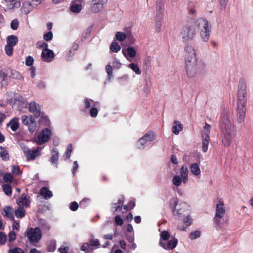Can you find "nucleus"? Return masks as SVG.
<instances>
[{"instance_id":"1","label":"nucleus","mask_w":253,"mask_h":253,"mask_svg":"<svg viewBox=\"0 0 253 253\" xmlns=\"http://www.w3.org/2000/svg\"><path fill=\"white\" fill-rule=\"evenodd\" d=\"M221 141L225 147H229L236 137L234 126L227 116L222 117L220 121Z\"/></svg>"},{"instance_id":"2","label":"nucleus","mask_w":253,"mask_h":253,"mask_svg":"<svg viewBox=\"0 0 253 253\" xmlns=\"http://www.w3.org/2000/svg\"><path fill=\"white\" fill-rule=\"evenodd\" d=\"M246 84L245 79H241L238 91V100L237 102V121L242 123L244 121L246 114Z\"/></svg>"},{"instance_id":"3","label":"nucleus","mask_w":253,"mask_h":253,"mask_svg":"<svg viewBox=\"0 0 253 253\" xmlns=\"http://www.w3.org/2000/svg\"><path fill=\"white\" fill-rule=\"evenodd\" d=\"M171 204L173 203V207L172 212L174 216L180 220L183 221H191L189 206L183 202L178 203L177 199H173L170 201Z\"/></svg>"},{"instance_id":"4","label":"nucleus","mask_w":253,"mask_h":253,"mask_svg":"<svg viewBox=\"0 0 253 253\" xmlns=\"http://www.w3.org/2000/svg\"><path fill=\"white\" fill-rule=\"evenodd\" d=\"M186 51L185 58L187 75L189 78H193L197 73V59L195 49L191 46L185 47Z\"/></svg>"},{"instance_id":"5","label":"nucleus","mask_w":253,"mask_h":253,"mask_svg":"<svg viewBox=\"0 0 253 253\" xmlns=\"http://www.w3.org/2000/svg\"><path fill=\"white\" fill-rule=\"evenodd\" d=\"M196 24L191 22L186 25L182 29L181 35L182 42L188 43L193 41L196 36Z\"/></svg>"},{"instance_id":"6","label":"nucleus","mask_w":253,"mask_h":253,"mask_svg":"<svg viewBox=\"0 0 253 253\" xmlns=\"http://www.w3.org/2000/svg\"><path fill=\"white\" fill-rule=\"evenodd\" d=\"M196 24L198 28L200 30L202 40L204 42H207L209 39L211 31L208 21L205 19L200 18L197 20Z\"/></svg>"},{"instance_id":"7","label":"nucleus","mask_w":253,"mask_h":253,"mask_svg":"<svg viewBox=\"0 0 253 253\" xmlns=\"http://www.w3.org/2000/svg\"><path fill=\"white\" fill-rule=\"evenodd\" d=\"M25 236L31 244L35 245L39 243L42 239V233L41 229L38 227L30 228L27 229L25 233Z\"/></svg>"},{"instance_id":"8","label":"nucleus","mask_w":253,"mask_h":253,"mask_svg":"<svg viewBox=\"0 0 253 253\" xmlns=\"http://www.w3.org/2000/svg\"><path fill=\"white\" fill-rule=\"evenodd\" d=\"M211 131V126L205 123L204 130L202 132V150L203 152H207L208 145L210 141V133Z\"/></svg>"},{"instance_id":"9","label":"nucleus","mask_w":253,"mask_h":253,"mask_svg":"<svg viewBox=\"0 0 253 253\" xmlns=\"http://www.w3.org/2000/svg\"><path fill=\"white\" fill-rule=\"evenodd\" d=\"M51 130L49 128H46L42 129L38 136L36 140L37 143L39 145H42L48 142L51 137Z\"/></svg>"},{"instance_id":"10","label":"nucleus","mask_w":253,"mask_h":253,"mask_svg":"<svg viewBox=\"0 0 253 253\" xmlns=\"http://www.w3.org/2000/svg\"><path fill=\"white\" fill-rule=\"evenodd\" d=\"M41 148L38 147L35 149H30L28 148H25L23 152L27 161L34 160L36 158L41 155Z\"/></svg>"},{"instance_id":"11","label":"nucleus","mask_w":253,"mask_h":253,"mask_svg":"<svg viewBox=\"0 0 253 253\" xmlns=\"http://www.w3.org/2000/svg\"><path fill=\"white\" fill-rule=\"evenodd\" d=\"M107 0H92L90 10L93 13H97L102 10Z\"/></svg>"},{"instance_id":"12","label":"nucleus","mask_w":253,"mask_h":253,"mask_svg":"<svg viewBox=\"0 0 253 253\" xmlns=\"http://www.w3.org/2000/svg\"><path fill=\"white\" fill-rule=\"evenodd\" d=\"M29 111L32 113L34 117L37 118L41 116V107L36 102H32L29 104Z\"/></svg>"},{"instance_id":"13","label":"nucleus","mask_w":253,"mask_h":253,"mask_svg":"<svg viewBox=\"0 0 253 253\" xmlns=\"http://www.w3.org/2000/svg\"><path fill=\"white\" fill-rule=\"evenodd\" d=\"M178 241L176 238L169 241L167 243L165 241H160V245L165 250H171L176 247Z\"/></svg>"},{"instance_id":"14","label":"nucleus","mask_w":253,"mask_h":253,"mask_svg":"<svg viewBox=\"0 0 253 253\" xmlns=\"http://www.w3.org/2000/svg\"><path fill=\"white\" fill-rule=\"evenodd\" d=\"M132 214L130 212H123L121 215H117L115 217L114 221H131Z\"/></svg>"},{"instance_id":"15","label":"nucleus","mask_w":253,"mask_h":253,"mask_svg":"<svg viewBox=\"0 0 253 253\" xmlns=\"http://www.w3.org/2000/svg\"><path fill=\"white\" fill-rule=\"evenodd\" d=\"M41 57L43 61L50 62L54 58V54L53 51L51 49L42 50Z\"/></svg>"},{"instance_id":"16","label":"nucleus","mask_w":253,"mask_h":253,"mask_svg":"<svg viewBox=\"0 0 253 253\" xmlns=\"http://www.w3.org/2000/svg\"><path fill=\"white\" fill-rule=\"evenodd\" d=\"M124 199V197L121 196L118 199L117 203L113 204V206L112 207V212L113 214H116L118 212H120L122 210Z\"/></svg>"},{"instance_id":"17","label":"nucleus","mask_w":253,"mask_h":253,"mask_svg":"<svg viewBox=\"0 0 253 253\" xmlns=\"http://www.w3.org/2000/svg\"><path fill=\"white\" fill-rule=\"evenodd\" d=\"M223 207V202L221 200L218 201L216 206V217L221 218L223 216L225 212V210Z\"/></svg>"},{"instance_id":"18","label":"nucleus","mask_w":253,"mask_h":253,"mask_svg":"<svg viewBox=\"0 0 253 253\" xmlns=\"http://www.w3.org/2000/svg\"><path fill=\"white\" fill-rule=\"evenodd\" d=\"M156 10V18H157V20L160 22L161 18H159L160 19V20H159L158 17L162 15L164 12V1L163 0H157Z\"/></svg>"},{"instance_id":"19","label":"nucleus","mask_w":253,"mask_h":253,"mask_svg":"<svg viewBox=\"0 0 253 253\" xmlns=\"http://www.w3.org/2000/svg\"><path fill=\"white\" fill-rule=\"evenodd\" d=\"M3 211L2 214L4 216H6L10 220H14V211L10 206H6Z\"/></svg>"},{"instance_id":"20","label":"nucleus","mask_w":253,"mask_h":253,"mask_svg":"<svg viewBox=\"0 0 253 253\" xmlns=\"http://www.w3.org/2000/svg\"><path fill=\"white\" fill-rule=\"evenodd\" d=\"M29 198V196H28L26 194H22L20 198L19 199L18 204L22 206H25V207H29L30 204Z\"/></svg>"},{"instance_id":"21","label":"nucleus","mask_w":253,"mask_h":253,"mask_svg":"<svg viewBox=\"0 0 253 253\" xmlns=\"http://www.w3.org/2000/svg\"><path fill=\"white\" fill-rule=\"evenodd\" d=\"M188 169L186 165H183L180 169V175L182 178V181L184 183L187 182L188 180Z\"/></svg>"},{"instance_id":"22","label":"nucleus","mask_w":253,"mask_h":253,"mask_svg":"<svg viewBox=\"0 0 253 253\" xmlns=\"http://www.w3.org/2000/svg\"><path fill=\"white\" fill-rule=\"evenodd\" d=\"M19 119L18 118H14L11 119L8 123L7 124V126H10L11 129L13 131H16L19 128Z\"/></svg>"},{"instance_id":"23","label":"nucleus","mask_w":253,"mask_h":253,"mask_svg":"<svg viewBox=\"0 0 253 253\" xmlns=\"http://www.w3.org/2000/svg\"><path fill=\"white\" fill-rule=\"evenodd\" d=\"M182 129L183 126L179 121L175 120L173 122V125L172 126L171 129L174 134L176 135L178 134L179 132L181 131Z\"/></svg>"},{"instance_id":"24","label":"nucleus","mask_w":253,"mask_h":253,"mask_svg":"<svg viewBox=\"0 0 253 253\" xmlns=\"http://www.w3.org/2000/svg\"><path fill=\"white\" fill-rule=\"evenodd\" d=\"M40 194L45 199L50 198L53 196L52 192L46 187H42L40 191Z\"/></svg>"},{"instance_id":"25","label":"nucleus","mask_w":253,"mask_h":253,"mask_svg":"<svg viewBox=\"0 0 253 253\" xmlns=\"http://www.w3.org/2000/svg\"><path fill=\"white\" fill-rule=\"evenodd\" d=\"M33 10V4L29 1H25L23 2L21 7L22 12L27 14Z\"/></svg>"},{"instance_id":"26","label":"nucleus","mask_w":253,"mask_h":253,"mask_svg":"<svg viewBox=\"0 0 253 253\" xmlns=\"http://www.w3.org/2000/svg\"><path fill=\"white\" fill-rule=\"evenodd\" d=\"M59 153L58 150L56 148H53L51 151V157L50 159V162L53 164L57 165V161L58 160Z\"/></svg>"},{"instance_id":"27","label":"nucleus","mask_w":253,"mask_h":253,"mask_svg":"<svg viewBox=\"0 0 253 253\" xmlns=\"http://www.w3.org/2000/svg\"><path fill=\"white\" fill-rule=\"evenodd\" d=\"M122 52L126 57V54H127L131 58L134 57L136 54L135 49L132 47H129L126 50L123 49Z\"/></svg>"},{"instance_id":"28","label":"nucleus","mask_w":253,"mask_h":253,"mask_svg":"<svg viewBox=\"0 0 253 253\" xmlns=\"http://www.w3.org/2000/svg\"><path fill=\"white\" fill-rule=\"evenodd\" d=\"M191 172L195 176L199 175L201 173V170L199 164L193 163L189 167Z\"/></svg>"},{"instance_id":"29","label":"nucleus","mask_w":253,"mask_h":253,"mask_svg":"<svg viewBox=\"0 0 253 253\" xmlns=\"http://www.w3.org/2000/svg\"><path fill=\"white\" fill-rule=\"evenodd\" d=\"M7 44L14 46L18 42V38L14 35H10L6 38Z\"/></svg>"},{"instance_id":"30","label":"nucleus","mask_w":253,"mask_h":253,"mask_svg":"<svg viewBox=\"0 0 253 253\" xmlns=\"http://www.w3.org/2000/svg\"><path fill=\"white\" fill-rule=\"evenodd\" d=\"M0 157L4 161H7L9 159V156L7 151L5 148L2 146H0Z\"/></svg>"},{"instance_id":"31","label":"nucleus","mask_w":253,"mask_h":253,"mask_svg":"<svg viewBox=\"0 0 253 253\" xmlns=\"http://www.w3.org/2000/svg\"><path fill=\"white\" fill-rule=\"evenodd\" d=\"M3 192L8 196H11L12 195V188L10 184H4L2 186Z\"/></svg>"},{"instance_id":"32","label":"nucleus","mask_w":253,"mask_h":253,"mask_svg":"<svg viewBox=\"0 0 253 253\" xmlns=\"http://www.w3.org/2000/svg\"><path fill=\"white\" fill-rule=\"evenodd\" d=\"M28 129L30 132H33L36 129V121L32 116H30V123L28 125Z\"/></svg>"},{"instance_id":"33","label":"nucleus","mask_w":253,"mask_h":253,"mask_svg":"<svg viewBox=\"0 0 253 253\" xmlns=\"http://www.w3.org/2000/svg\"><path fill=\"white\" fill-rule=\"evenodd\" d=\"M82 9L81 4L74 3L70 6V10L74 13H79Z\"/></svg>"},{"instance_id":"34","label":"nucleus","mask_w":253,"mask_h":253,"mask_svg":"<svg viewBox=\"0 0 253 253\" xmlns=\"http://www.w3.org/2000/svg\"><path fill=\"white\" fill-rule=\"evenodd\" d=\"M39 123L43 125L44 126H50V120L47 116H41L39 120Z\"/></svg>"},{"instance_id":"35","label":"nucleus","mask_w":253,"mask_h":253,"mask_svg":"<svg viewBox=\"0 0 253 253\" xmlns=\"http://www.w3.org/2000/svg\"><path fill=\"white\" fill-rule=\"evenodd\" d=\"M144 137L146 138L147 141H152L155 139L156 135L152 131H148L144 134Z\"/></svg>"},{"instance_id":"36","label":"nucleus","mask_w":253,"mask_h":253,"mask_svg":"<svg viewBox=\"0 0 253 253\" xmlns=\"http://www.w3.org/2000/svg\"><path fill=\"white\" fill-rule=\"evenodd\" d=\"M15 215L17 218H22L25 215V210L22 208H19L14 211Z\"/></svg>"},{"instance_id":"37","label":"nucleus","mask_w":253,"mask_h":253,"mask_svg":"<svg viewBox=\"0 0 253 253\" xmlns=\"http://www.w3.org/2000/svg\"><path fill=\"white\" fill-rule=\"evenodd\" d=\"M147 142L146 138L144 137V135L140 138L137 142V145L139 149H143L144 145Z\"/></svg>"},{"instance_id":"38","label":"nucleus","mask_w":253,"mask_h":253,"mask_svg":"<svg viewBox=\"0 0 253 253\" xmlns=\"http://www.w3.org/2000/svg\"><path fill=\"white\" fill-rule=\"evenodd\" d=\"M121 48V46L116 42H112L110 46V50L114 52H118Z\"/></svg>"},{"instance_id":"39","label":"nucleus","mask_w":253,"mask_h":253,"mask_svg":"<svg viewBox=\"0 0 253 253\" xmlns=\"http://www.w3.org/2000/svg\"><path fill=\"white\" fill-rule=\"evenodd\" d=\"M116 39L120 42L124 41L126 38V34L121 32H117L115 35Z\"/></svg>"},{"instance_id":"40","label":"nucleus","mask_w":253,"mask_h":253,"mask_svg":"<svg viewBox=\"0 0 253 253\" xmlns=\"http://www.w3.org/2000/svg\"><path fill=\"white\" fill-rule=\"evenodd\" d=\"M3 179L5 183L10 184L13 181V176L10 173H6L3 176Z\"/></svg>"},{"instance_id":"41","label":"nucleus","mask_w":253,"mask_h":253,"mask_svg":"<svg viewBox=\"0 0 253 253\" xmlns=\"http://www.w3.org/2000/svg\"><path fill=\"white\" fill-rule=\"evenodd\" d=\"M128 67L133 71L136 74L140 75L141 72L138 66L135 63H130L128 65Z\"/></svg>"},{"instance_id":"42","label":"nucleus","mask_w":253,"mask_h":253,"mask_svg":"<svg viewBox=\"0 0 253 253\" xmlns=\"http://www.w3.org/2000/svg\"><path fill=\"white\" fill-rule=\"evenodd\" d=\"M191 222H179L177 225L178 228L182 231H186L187 228L191 225Z\"/></svg>"},{"instance_id":"43","label":"nucleus","mask_w":253,"mask_h":253,"mask_svg":"<svg viewBox=\"0 0 253 253\" xmlns=\"http://www.w3.org/2000/svg\"><path fill=\"white\" fill-rule=\"evenodd\" d=\"M197 3L196 2L190 1L188 4V12L190 14H194L196 10L195 9V6L196 5Z\"/></svg>"},{"instance_id":"44","label":"nucleus","mask_w":253,"mask_h":253,"mask_svg":"<svg viewBox=\"0 0 253 253\" xmlns=\"http://www.w3.org/2000/svg\"><path fill=\"white\" fill-rule=\"evenodd\" d=\"M88 243L90 247H94L95 249L98 248L100 246L99 242L97 239H91Z\"/></svg>"},{"instance_id":"45","label":"nucleus","mask_w":253,"mask_h":253,"mask_svg":"<svg viewBox=\"0 0 253 253\" xmlns=\"http://www.w3.org/2000/svg\"><path fill=\"white\" fill-rule=\"evenodd\" d=\"M13 46L7 44L5 46L4 50L8 56H11L13 54Z\"/></svg>"},{"instance_id":"46","label":"nucleus","mask_w":253,"mask_h":253,"mask_svg":"<svg viewBox=\"0 0 253 253\" xmlns=\"http://www.w3.org/2000/svg\"><path fill=\"white\" fill-rule=\"evenodd\" d=\"M69 247L68 243H64L63 245L58 249V251L60 253H68Z\"/></svg>"},{"instance_id":"47","label":"nucleus","mask_w":253,"mask_h":253,"mask_svg":"<svg viewBox=\"0 0 253 253\" xmlns=\"http://www.w3.org/2000/svg\"><path fill=\"white\" fill-rule=\"evenodd\" d=\"M201 235V232L199 230H196L192 232L189 235V238L192 240H195L199 238Z\"/></svg>"},{"instance_id":"48","label":"nucleus","mask_w":253,"mask_h":253,"mask_svg":"<svg viewBox=\"0 0 253 253\" xmlns=\"http://www.w3.org/2000/svg\"><path fill=\"white\" fill-rule=\"evenodd\" d=\"M73 150V146L72 144H69L67 148L66 151L65 155L67 159H69L70 158L71 153Z\"/></svg>"},{"instance_id":"49","label":"nucleus","mask_w":253,"mask_h":253,"mask_svg":"<svg viewBox=\"0 0 253 253\" xmlns=\"http://www.w3.org/2000/svg\"><path fill=\"white\" fill-rule=\"evenodd\" d=\"M182 182L181 177L178 175H175L172 179V182L174 185L179 186Z\"/></svg>"},{"instance_id":"50","label":"nucleus","mask_w":253,"mask_h":253,"mask_svg":"<svg viewBox=\"0 0 253 253\" xmlns=\"http://www.w3.org/2000/svg\"><path fill=\"white\" fill-rule=\"evenodd\" d=\"M43 37V39L45 41L48 42L51 41L53 38V34L52 32L48 31V32L44 34Z\"/></svg>"},{"instance_id":"51","label":"nucleus","mask_w":253,"mask_h":253,"mask_svg":"<svg viewBox=\"0 0 253 253\" xmlns=\"http://www.w3.org/2000/svg\"><path fill=\"white\" fill-rule=\"evenodd\" d=\"M21 121L23 125L28 126L30 123V116L29 118L26 115H23Z\"/></svg>"},{"instance_id":"52","label":"nucleus","mask_w":253,"mask_h":253,"mask_svg":"<svg viewBox=\"0 0 253 253\" xmlns=\"http://www.w3.org/2000/svg\"><path fill=\"white\" fill-rule=\"evenodd\" d=\"M19 25V21L17 19H14L12 21L10 24L11 28L12 30H17Z\"/></svg>"},{"instance_id":"53","label":"nucleus","mask_w":253,"mask_h":253,"mask_svg":"<svg viewBox=\"0 0 253 253\" xmlns=\"http://www.w3.org/2000/svg\"><path fill=\"white\" fill-rule=\"evenodd\" d=\"M12 172L16 175H19L21 174L20 168L18 166H13L12 169Z\"/></svg>"},{"instance_id":"54","label":"nucleus","mask_w":253,"mask_h":253,"mask_svg":"<svg viewBox=\"0 0 253 253\" xmlns=\"http://www.w3.org/2000/svg\"><path fill=\"white\" fill-rule=\"evenodd\" d=\"M70 209L72 211H76L79 208V204L77 202H71L70 204Z\"/></svg>"},{"instance_id":"55","label":"nucleus","mask_w":253,"mask_h":253,"mask_svg":"<svg viewBox=\"0 0 253 253\" xmlns=\"http://www.w3.org/2000/svg\"><path fill=\"white\" fill-rule=\"evenodd\" d=\"M169 237V233L168 231H164L161 233V239L164 241H167Z\"/></svg>"},{"instance_id":"56","label":"nucleus","mask_w":253,"mask_h":253,"mask_svg":"<svg viewBox=\"0 0 253 253\" xmlns=\"http://www.w3.org/2000/svg\"><path fill=\"white\" fill-rule=\"evenodd\" d=\"M81 250L82 251H85V252H88L89 251H91L92 249L90 247V245H89V243H84L82 246Z\"/></svg>"},{"instance_id":"57","label":"nucleus","mask_w":253,"mask_h":253,"mask_svg":"<svg viewBox=\"0 0 253 253\" xmlns=\"http://www.w3.org/2000/svg\"><path fill=\"white\" fill-rule=\"evenodd\" d=\"M90 115L93 117L95 118L97 116L98 114V110L95 107H92L89 111Z\"/></svg>"},{"instance_id":"58","label":"nucleus","mask_w":253,"mask_h":253,"mask_svg":"<svg viewBox=\"0 0 253 253\" xmlns=\"http://www.w3.org/2000/svg\"><path fill=\"white\" fill-rule=\"evenodd\" d=\"M33 58L31 56H28L26 59L25 64L27 66H31L33 65Z\"/></svg>"},{"instance_id":"59","label":"nucleus","mask_w":253,"mask_h":253,"mask_svg":"<svg viewBox=\"0 0 253 253\" xmlns=\"http://www.w3.org/2000/svg\"><path fill=\"white\" fill-rule=\"evenodd\" d=\"M91 102L94 103V101L91 99L85 98L84 100V108L88 109L91 106Z\"/></svg>"},{"instance_id":"60","label":"nucleus","mask_w":253,"mask_h":253,"mask_svg":"<svg viewBox=\"0 0 253 253\" xmlns=\"http://www.w3.org/2000/svg\"><path fill=\"white\" fill-rule=\"evenodd\" d=\"M106 71L108 74L109 78H110L113 75V71L112 66L110 65H107L106 66Z\"/></svg>"},{"instance_id":"61","label":"nucleus","mask_w":253,"mask_h":253,"mask_svg":"<svg viewBox=\"0 0 253 253\" xmlns=\"http://www.w3.org/2000/svg\"><path fill=\"white\" fill-rule=\"evenodd\" d=\"M16 239V233L12 231H10L8 234V241L11 242L14 241Z\"/></svg>"},{"instance_id":"62","label":"nucleus","mask_w":253,"mask_h":253,"mask_svg":"<svg viewBox=\"0 0 253 253\" xmlns=\"http://www.w3.org/2000/svg\"><path fill=\"white\" fill-rule=\"evenodd\" d=\"M92 30V28L91 27L87 28L84 32L83 33L82 36L84 38H86L89 37L91 31Z\"/></svg>"},{"instance_id":"63","label":"nucleus","mask_w":253,"mask_h":253,"mask_svg":"<svg viewBox=\"0 0 253 253\" xmlns=\"http://www.w3.org/2000/svg\"><path fill=\"white\" fill-rule=\"evenodd\" d=\"M10 253H24L23 250L19 248H14L9 250Z\"/></svg>"},{"instance_id":"64","label":"nucleus","mask_w":253,"mask_h":253,"mask_svg":"<svg viewBox=\"0 0 253 253\" xmlns=\"http://www.w3.org/2000/svg\"><path fill=\"white\" fill-rule=\"evenodd\" d=\"M6 241V236L3 233L0 232V245L4 244Z\"/></svg>"}]
</instances>
